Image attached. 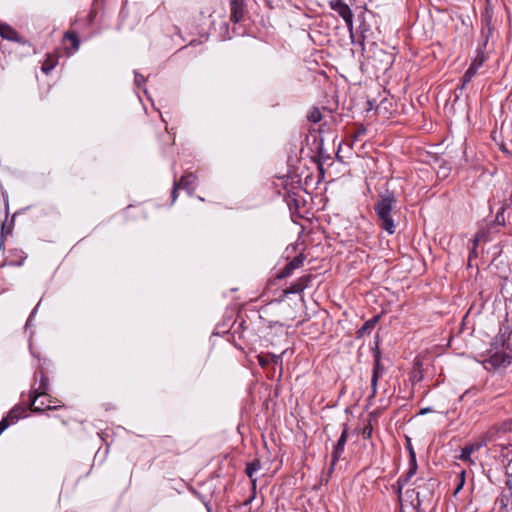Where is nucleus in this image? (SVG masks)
<instances>
[{"label": "nucleus", "instance_id": "obj_1", "mask_svg": "<svg viewBox=\"0 0 512 512\" xmlns=\"http://www.w3.org/2000/svg\"><path fill=\"white\" fill-rule=\"evenodd\" d=\"M397 203L396 196L393 191L386 190L385 193L379 194L374 204V211L379 221L381 229L392 235L396 231V225L393 219V209Z\"/></svg>", "mask_w": 512, "mask_h": 512}, {"label": "nucleus", "instance_id": "obj_2", "mask_svg": "<svg viewBox=\"0 0 512 512\" xmlns=\"http://www.w3.org/2000/svg\"><path fill=\"white\" fill-rule=\"evenodd\" d=\"M488 358L485 360L493 370L505 369L512 363V350L505 347L504 336L496 337L487 351Z\"/></svg>", "mask_w": 512, "mask_h": 512}, {"label": "nucleus", "instance_id": "obj_3", "mask_svg": "<svg viewBox=\"0 0 512 512\" xmlns=\"http://www.w3.org/2000/svg\"><path fill=\"white\" fill-rule=\"evenodd\" d=\"M419 491L407 490L406 494L412 497L413 495L416 496V502L412 503L414 509L416 512H425L422 509V505L425 502H431L434 495V489H435V481L432 479H429L427 482H425L423 485H418Z\"/></svg>", "mask_w": 512, "mask_h": 512}, {"label": "nucleus", "instance_id": "obj_4", "mask_svg": "<svg viewBox=\"0 0 512 512\" xmlns=\"http://www.w3.org/2000/svg\"><path fill=\"white\" fill-rule=\"evenodd\" d=\"M483 25L481 28V37H482V44L477 48L476 50V56L473 58L471 62V66L475 67L476 69H479L484 62L487 60V56L485 54V50L489 41V38L492 34L493 27L491 25V18L487 17L485 20H483Z\"/></svg>", "mask_w": 512, "mask_h": 512}, {"label": "nucleus", "instance_id": "obj_5", "mask_svg": "<svg viewBox=\"0 0 512 512\" xmlns=\"http://www.w3.org/2000/svg\"><path fill=\"white\" fill-rule=\"evenodd\" d=\"M198 177L192 172L184 173L180 179H174L173 187L171 191V203H175L178 198V190H185L190 196L195 192L197 186Z\"/></svg>", "mask_w": 512, "mask_h": 512}, {"label": "nucleus", "instance_id": "obj_6", "mask_svg": "<svg viewBox=\"0 0 512 512\" xmlns=\"http://www.w3.org/2000/svg\"><path fill=\"white\" fill-rule=\"evenodd\" d=\"M0 37L18 43L27 53L34 51L33 45L25 37L21 36L12 26L0 22Z\"/></svg>", "mask_w": 512, "mask_h": 512}, {"label": "nucleus", "instance_id": "obj_7", "mask_svg": "<svg viewBox=\"0 0 512 512\" xmlns=\"http://www.w3.org/2000/svg\"><path fill=\"white\" fill-rule=\"evenodd\" d=\"M300 187H292L289 189L287 184L284 186V200L289 207L291 214H298L300 212L301 207L304 206L305 200L299 194Z\"/></svg>", "mask_w": 512, "mask_h": 512}, {"label": "nucleus", "instance_id": "obj_8", "mask_svg": "<svg viewBox=\"0 0 512 512\" xmlns=\"http://www.w3.org/2000/svg\"><path fill=\"white\" fill-rule=\"evenodd\" d=\"M373 359L374 363L371 377V397L376 396L378 380L383 376L385 372V367L381 362V351L378 345H376L375 349H373Z\"/></svg>", "mask_w": 512, "mask_h": 512}, {"label": "nucleus", "instance_id": "obj_9", "mask_svg": "<svg viewBox=\"0 0 512 512\" xmlns=\"http://www.w3.org/2000/svg\"><path fill=\"white\" fill-rule=\"evenodd\" d=\"M496 504L501 510L512 512V474L508 475L505 482V489L496 499Z\"/></svg>", "mask_w": 512, "mask_h": 512}, {"label": "nucleus", "instance_id": "obj_10", "mask_svg": "<svg viewBox=\"0 0 512 512\" xmlns=\"http://www.w3.org/2000/svg\"><path fill=\"white\" fill-rule=\"evenodd\" d=\"M330 7L344 20L346 26L351 29L353 26V13L350 7L342 0L330 1Z\"/></svg>", "mask_w": 512, "mask_h": 512}, {"label": "nucleus", "instance_id": "obj_11", "mask_svg": "<svg viewBox=\"0 0 512 512\" xmlns=\"http://www.w3.org/2000/svg\"><path fill=\"white\" fill-rule=\"evenodd\" d=\"M46 363V359L43 360V363H40L39 366L36 368V371L34 373V379H35V389L43 393L45 396L48 395V392L50 390V384H49V378L45 372L44 364Z\"/></svg>", "mask_w": 512, "mask_h": 512}, {"label": "nucleus", "instance_id": "obj_12", "mask_svg": "<svg viewBox=\"0 0 512 512\" xmlns=\"http://www.w3.org/2000/svg\"><path fill=\"white\" fill-rule=\"evenodd\" d=\"M314 276L309 273L299 277L296 281L291 283L283 290L284 295L288 294H298L303 292L306 288H308L313 280Z\"/></svg>", "mask_w": 512, "mask_h": 512}, {"label": "nucleus", "instance_id": "obj_13", "mask_svg": "<svg viewBox=\"0 0 512 512\" xmlns=\"http://www.w3.org/2000/svg\"><path fill=\"white\" fill-rule=\"evenodd\" d=\"M305 259L306 256L303 253L298 254L279 271L276 278L284 279L291 276L296 269L302 267Z\"/></svg>", "mask_w": 512, "mask_h": 512}, {"label": "nucleus", "instance_id": "obj_14", "mask_svg": "<svg viewBox=\"0 0 512 512\" xmlns=\"http://www.w3.org/2000/svg\"><path fill=\"white\" fill-rule=\"evenodd\" d=\"M349 436V426L347 423L343 424L341 435L338 438L337 442L333 446V450L331 453V457L334 458V461H339L344 453L345 445L347 443Z\"/></svg>", "mask_w": 512, "mask_h": 512}, {"label": "nucleus", "instance_id": "obj_15", "mask_svg": "<svg viewBox=\"0 0 512 512\" xmlns=\"http://www.w3.org/2000/svg\"><path fill=\"white\" fill-rule=\"evenodd\" d=\"M230 20L239 23L244 19V0H230Z\"/></svg>", "mask_w": 512, "mask_h": 512}, {"label": "nucleus", "instance_id": "obj_16", "mask_svg": "<svg viewBox=\"0 0 512 512\" xmlns=\"http://www.w3.org/2000/svg\"><path fill=\"white\" fill-rule=\"evenodd\" d=\"M28 407L23 404H16L3 419H7L10 426L17 423L21 418L27 417Z\"/></svg>", "mask_w": 512, "mask_h": 512}, {"label": "nucleus", "instance_id": "obj_17", "mask_svg": "<svg viewBox=\"0 0 512 512\" xmlns=\"http://www.w3.org/2000/svg\"><path fill=\"white\" fill-rule=\"evenodd\" d=\"M45 396L43 393L35 389V384L31 386V390L28 394L29 405L28 409L33 413H40L45 411V407L38 405V399Z\"/></svg>", "mask_w": 512, "mask_h": 512}, {"label": "nucleus", "instance_id": "obj_18", "mask_svg": "<svg viewBox=\"0 0 512 512\" xmlns=\"http://www.w3.org/2000/svg\"><path fill=\"white\" fill-rule=\"evenodd\" d=\"M499 230L495 229L489 224L478 230L474 236L475 246H478L480 242H488L491 240V234L498 233Z\"/></svg>", "mask_w": 512, "mask_h": 512}, {"label": "nucleus", "instance_id": "obj_19", "mask_svg": "<svg viewBox=\"0 0 512 512\" xmlns=\"http://www.w3.org/2000/svg\"><path fill=\"white\" fill-rule=\"evenodd\" d=\"M261 469V461L258 458H255L251 462L246 464L245 474L249 477L252 484V489H256L257 479L254 477V474Z\"/></svg>", "mask_w": 512, "mask_h": 512}, {"label": "nucleus", "instance_id": "obj_20", "mask_svg": "<svg viewBox=\"0 0 512 512\" xmlns=\"http://www.w3.org/2000/svg\"><path fill=\"white\" fill-rule=\"evenodd\" d=\"M415 474L416 473H411V471H407L404 475H401L397 479V481L394 485H392V488L395 491V493L397 494L399 499H401V497H402V490H403L404 486L411 480V478Z\"/></svg>", "mask_w": 512, "mask_h": 512}, {"label": "nucleus", "instance_id": "obj_21", "mask_svg": "<svg viewBox=\"0 0 512 512\" xmlns=\"http://www.w3.org/2000/svg\"><path fill=\"white\" fill-rule=\"evenodd\" d=\"M379 321V316H374L371 319L367 320L356 332V338H362L367 334H370L371 331L376 326Z\"/></svg>", "mask_w": 512, "mask_h": 512}, {"label": "nucleus", "instance_id": "obj_22", "mask_svg": "<svg viewBox=\"0 0 512 512\" xmlns=\"http://www.w3.org/2000/svg\"><path fill=\"white\" fill-rule=\"evenodd\" d=\"M59 56L55 54H47L42 63L41 70L48 75L58 64Z\"/></svg>", "mask_w": 512, "mask_h": 512}, {"label": "nucleus", "instance_id": "obj_23", "mask_svg": "<svg viewBox=\"0 0 512 512\" xmlns=\"http://www.w3.org/2000/svg\"><path fill=\"white\" fill-rule=\"evenodd\" d=\"M499 461L504 465L508 466L512 463V450L505 445H499Z\"/></svg>", "mask_w": 512, "mask_h": 512}, {"label": "nucleus", "instance_id": "obj_24", "mask_svg": "<svg viewBox=\"0 0 512 512\" xmlns=\"http://www.w3.org/2000/svg\"><path fill=\"white\" fill-rule=\"evenodd\" d=\"M406 448L409 452V469H408V471H411V473H416L417 469H418L416 453L414 451V448H413L409 438L407 439Z\"/></svg>", "mask_w": 512, "mask_h": 512}, {"label": "nucleus", "instance_id": "obj_25", "mask_svg": "<svg viewBox=\"0 0 512 512\" xmlns=\"http://www.w3.org/2000/svg\"><path fill=\"white\" fill-rule=\"evenodd\" d=\"M63 39L70 42L71 47H72L74 52L79 49V47H80V39H79L78 34L75 31H70V30L66 31L64 33Z\"/></svg>", "mask_w": 512, "mask_h": 512}, {"label": "nucleus", "instance_id": "obj_26", "mask_svg": "<svg viewBox=\"0 0 512 512\" xmlns=\"http://www.w3.org/2000/svg\"><path fill=\"white\" fill-rule=\"evenodd\" d=\"M477 71H478V69H476L475 67L469 65L468 69L465 71V73L462 76L461 88H464L469 82H471L473 77L476 75Z\"/></svg>", "mask_w": 512, "mask_h": 512}, {"label": "nucleus", "instance_id": "obj_27", "mask_svg": "<svg viewBox=\"0 0 512 512\" xmlns=\"http://www.w3.org/2000/svg\"><path fill=\"white\" fill-rule=\"evenodd\" d=\"M504 212H505V207L502 206L497 214H496V217L494 219V221L490 222V225L492 227H494L496 229L497 226H504L505 225V216H504Z\"/></svg>", "mask_w": 512, "mask_h": 512}, {"label": "nucleus", "instance_id": "obj_28", "mask_svg": "<svg viewBox=\"0 0 512 512\" xmlns=\"http://www.w3.org/2000/svg\"><path fill=\"white\" fill-rule=\"evenodd\" d=\"M47 410H58L64 408L65 405L58 399L52 398L50 395H47Z\"/></svg>", "mask_w": 512, "mask_h": 512}, {"label": "nucleus", "instance_id": "obj_29", "mask_svg": "<svg viewBox=\"0 0 512 512\" xmlns=\"http://www.w3.org/2000/svg\"><path fill=\"white\" fill-rule=\"evenodd\" d=\"M472 453L473 451L470 449V447L468 445H465L461 449V454L459 455L458 459L463 462L474 463V461L471 458Z\"/></svg>", "mask_w": 512, "mask_h": 512}, {"label": "nucleus", "instance_id": "obj_30", "mask_svg": "<svg viewBox=\"0 0 512 512\" xmlns=\"http://www.w3.org/2000/svg\"><path fill=\"white\" fill-rule=\"evenodd\" d=\"M489 441H490V439L488 437L483 436L481 439H479L471 444H468V446L470 447V449L473 452H475V451L480 450L482 447L486 446Z\"/></svg>", "mask_w": 512, "mask_h": 512}, {"label": "nucleus", "instance_id": "obj_31", "mask_svg": "<svg viewBox=\"0 0 512 512\" xmlns=\"http://www.w3.org/2000/svg\"><path fill=\"white\" fill-rule=\"evenodd\" d=\"M307 119L309 122H312V123H318L321 121L322 119V114H321V111L317 108V107H314L307 115Z\"/></svg>", "mask_w": 512, "mask_h": 512}, {"label": "nucleus", "instance_id": "obj_32", "mask_svg": "<svg viewBox=\"0 0 512 512\" xmlns=\"http://www.w3.org/2000/svg\"><path fill=\"white\" fill-rule=\"evenodd\" d=\"M269 357H270V355L268 353L267 354H259V355H257L258 363H259V365L262 368H265V367H267L270 364Z\"/></svg>", "mask_w": 512, "mask_h": 512}, {"label": "nucleus", "instance_id": "obj_33", "mask_svg": "<svg viewBox=\"0 0 512 512\" xmlns=\"http://www.w3.org/2000/svg\"><path fill=\"white\" fill-rule=\"evenodd\" d=\"M372 432H373V427H372V424L371 422L369 421L367 423V425L364 426V428L362 429V437L364 439H370L372 437Z\"/></svg>", "mask_w": 512, "mask_h": 512}, {"label": "nucleus", "instance_id": "obj_34", "mask_svg": "<svg viewBox=\"0 0 512 512\" xmlns=\"http://www.w3.org/2000/svg\"><path fill=\"white\" fill-rule=\"evenodd\" d=\"M193 493L202 501L207 512H212L209 500H207L204 496H202L199 492H197L195 490L193 491Z\"/></svg>", "mask_w": 512, "mask_h": 512}, {"label": "nucleus", "instance_id": "obj_35", "mask_svg": "<svg viewBox=\"0 0 512 512\" xmlns=\"http://www.w3.org/2000/svg\"><path fill=\"white\" fill-rule=\"evenodd\" d=\"M268 354L270 355V357H269L270 363H273L275 365L282 364V360H281L280 356L275 355V354H271V353H268Z\"/></svg>", "mask_w": 512, "mask_h": 512}, {"label": "nucleus", "instance_id": "obj_36", "mask_svg": "<svg viewBox=\"0 0 512 512\" xmlns=\"http://www.w3.org/2000/svg\"><path fill=\"white\" fill-rule=\"evenodd\" d=\"M146 81L145 77L138 72H135V83L140 86Z\"/></svg>", "mask_w": 512, "mask_h": 512}, {"label": "nucleus", "instance_id": "obj_37", "mask_svg": "<svg viewBox=\"0 0 512 512\" xmlns=\"http://www.w3.org/2000/svg\"><path fill=\"white\" fill-rule=\"evenodd\" d=\"M472 242H473V245H472V247L470 249L469 260H471L472 258H476L478 256V253H477V247L478 246H475L474 240Z\"/></svg>", "mask_w": 512, "mask_h": 512}, {"label": "nucleus", "instance_id": "obj_38", "mask_svg": "<svg viewBox=\"0 0 512 512\" xmlns=\"http://www.w3.org/2000/svg\"><path fill=\"white\" fill-rule=\"evenodd\" d=\"M10 426L7 419H1L0 421V435Z\"/></svg>", "mask_w": 512, "mask_h": 512}, {"label": "nucleus", "instance_id": "obj_39", "mask_svg": "<svg viewBox=\"0 0 512 512\" xmlns=\"http://www.w3.org/2000/svg\"><path fill=\"white\" fill-rule=\"evenodd\" d=\"M338 461H334V458L331 457V463H330V466L328 468V476H331L332 473L334 472V469H335V466L337 464Z\"/></svg>", "mask_w": 512, "mask_h": 512}, {"label": "nucleus", "instance_id": "obj_40", "mask_svg": "<svg viewBox=\"0 0 512 512\" xmlns=\"http://www.w3.org/2000/svg\"><path fill=\"white\" fill-rule=\"evenodd\" d=\"M366 132V129L361 127L357 130V132L353 135V138L356 140L358 139L361 135H363L364 133Z\"/></svg>", "mask_w": 512, "mask_h": 512}, {"label": "nucleus", "instance_id": "obj_41", "mask_svg": "<svg viewBox=\"0 0 512 512\" xmlns=\"http://www.w3.org/2000/svg\"><path fill=\"white\" fill-rule=\"evenodd\" d=\"M256 496V489H252V495L244 502V505L250 504Z\"/></svg>", "mask_w": 512, "mask_h": 512}, {"label": "nucleus", "instance_id": "obj_42", "mask_svg": "<svg viewBox=\"0 0 512 512\" xmlns=\"http://www.w3.org/2000/svg\"><path fill=\"white\" fill-rule=\"evenodd\" d=\"M386 103V100H383L381 101V103L379 105L376 106L375 110H376V113H380V110L382 108V106Z\"/></svg>", "mask_w": 512, "mask_h": 512}, {"label": "nucleus", "instance_id": "obj_43", "mask_svg": "<svg viewBox=\"0 0 512 512\" xmlns=\"http://www.w3.org/2000/svg\"><path fill=\"white\" fill-rule=\"evenodd\" d=\"M38 405L39 406H42V407H46L47 405V401L45 402L44 400H39L38 399ZM47 410V408H45V411Z\"/></svg>", "mask_w": 512, "mask_h": 512}, {"label": "nucleus", "instance_id": "obj_44", "mask_svg": "<svg viewBox=\"0 0 512 512\" xmlns=\"http://www.w3.org/2000/svg\"><path fill=\"white\" fill-rule=\"evenodd\" d=\"M505 429L512 430V421H509V423H504Z\"/></svg>", "mask_w": 512, "mask_h": 512}, {"label": "nucleus", "instance_id": "obj_45", "mask_svg": "<svg viewBox=\"0 0 512 512\" xmlns=\"http://www.w3.org/2000/svg\"><path fill=\"white\" fill-rule=\"evenodd\" d=\"M387 62H386V65L387 67H389L391 64H392V56H387Z\"/></svg>", "mask_w": 512, "mask_h": 512}, {"label": "nucleus", "instance_id": "obj_46", "mask_svg": "<svg viewBox=\"0 0 512 512\" xmlns=\"http://www.w3.org/2000/svg\"><path fill=\"white\" fill-rule=\"evenodd\" d=\"M134 208L132 205H129L126 209H125V215L128 217L129 215V211Z\"/></svg>", "mask_w": 512, "mask_h": 512}, {"label": "nucleus", "instance_id": "obj_47", "mask_svg": "<svg viewBox=\"0 0 512 512\" xmlns=\"http://www.w3.org/2000/svg\"><path fill=\"white\" fill-rule=\"evenodd\" d=\"M34 312H35V310L30 314L29 319H28V322H29V321H30V319L33 317Z\"/></svg>", "mask_w": 512, "mask_h": 512}, {"label": "nucleus", "instance_id": "obj_48", "mask_svg": "<svg viewBox=\"0 0 512 512\" xmlns=\"http://www.w3.org/2000/svg\"><path fill=\"white\" fill-rule=\"evenodd\" d=\"M462 485H463V481L460 483V485H458L457 491L461 489Z\"/></svg>", "mask_w": 512, "mask_h": 512}, {"label": "nucleus", "instance_id": "obj_49", "mask_svg": "<svg viewBox=\"0 0 512 512\" xmlns=\"http://www.w3.org/2000/svg\"><path fill=\"white\" fill-rule=\"evenodd\" d=\"M427 413V409L421 410V414Z\"/></svg>", "mask_w": 512, "mask_h": 512}, {"label": "nucleus", "instance_id": "obj_50", "mask_svg": "<svg viewBox=\"0 0 512 512\" xmlns=\"http://www.w3.org/2000/svg\"><path fill=\"white\" fill-rule=\"evenodd\" d=\"M368 104L370 105V108H372V107H373V104H372V102H371V101H368Z\"/></svg>", "mask_w": 512, "mask_h": 512}]
</instances>
